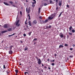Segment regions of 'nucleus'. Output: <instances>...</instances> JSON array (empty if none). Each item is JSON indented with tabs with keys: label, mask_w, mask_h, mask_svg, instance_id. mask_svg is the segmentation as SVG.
Wrapping results in <instances>:
<instances>
[{
	"label": "nucleus",
	"mask_w": 75,
	"mask_h": 75,
	"mask_svg": "<svg viewBox=\"0 0 75 75\" xmlns=\"http://www.w3.org/2000/svg\"><path fill=\"white\" fill-rule=\"evenodd\" d=\"M7 30L8 31H10L12 30V29L11 28H8Z\"/></svg>",
	"instance_id": "obj_21"
},
{
	"label": "nucleus",
	"mask_w": 75,
	"mask_h": 75,
	"mask_svg": "<svg viewBox=\"0 0 75 75\" xmlns=\"http://www.w3.org/2000/svg\"><path fill=\"white\" fill-rule=\"evenodd\" d=\"M73 55H71L69 56L70 58H73Z\"/></svg>",
	"instance_id": "obj_36"
},
{
	"label": "nucleus",
	"mask_w": 75,
	"mask_h": 75,
	"mask_svg": "<svg viewBox=\"0 0 75 75\" xmlns=\"http://www.w3.org/2000/svg\"><path fill=\"white\" fill-rule=\"evenodd\" d=\"M4 28H8V26L7 25V24H5L4 26Z\"/></svg>",
	"instance_id": "obj_8"
},
{
	"label": "nucleus",
	"mask_w": 75,
	"mask_h": 75,
	"mask_svg": "<svg viewBox=\"0 0 75 75\" xmlns=\"http://www.w3.org/2000/svg\"><path fill=\"white\" fill-rule=\"evenodd\" d=\"M64 46H65V47H67L68 46V45L67 44H65L64 45Z\"/></svg>",
	"instance_id": "obj_30"
},
{
	"label": "nucleus",
	"mask_w": 75,
	"mask_h": 75,
	"mask_svg": "<svg viewBox=\"0 0 75 75\" xmlns=\"http://www.w3.org/2000/svg\"><path fill=\"white\" fill-rule=\"evenodd\" d=\"M28 50V48H25L24 49V51H27V50Z\"/></svg>",
	"instance_id": "obj_32"
},
{
	"label": "nucleus",
	"mask_w": 75,
	"mask_h": 75,
	"mask_svg": "<svg viewBox=\"0 0 75 75\" xmlns=\"http://www.w3.org/2000/svg\"><path fill=\"white\" fill-rule=\"evenodd\" d=\"M59 35L61 38H63L64 37V34L62 33H60Z\"/></svg>",
	"instance_id": "obj_6"
},
{
	"label": "nucleus",
	"mask_w": 75,
	"mask_h": 75,
	"mask_svg": "<svg viewBox=\"0 0 75 75\" xmlns=\"http://www.w3.org/2000/svg\"><path fill=\"white\" fill-rule=\"evenodd\" d=\"M36 58L37 59H37H38V64H39V65H40V64H41V63L42 62H41V59H38V58L37 57H36Z\"/></svg>",
	"instance_id": "obj_1"
},
{
	"label": "nucleus",
	"mask_w": 75,
	"mask_h": 75,
	"mask_svg": "<svg viewBox=\"0 0 75 75\" xmlns=\"http://www.w3.org/2000/svg\"><path fill=\"white\" fill-rule=\"evenodd\" d=\"M3 42H4V40L2 41L1 42V43H3Z\"/></svg>",
	"instance_id": "obj_57"
},
{
	"label": "nucleus",
	"mask_w": 75,
	"mask_h": 75,
	"mask_svg": "<svg viewBox=\"0 0 75 75\" xmlns=\"http://www.w3.org/2000/svg\"><path fill=\"white\" fill-rule=\"evenodd\" d=\"M20 14H21V15H22V12H21V11H20Z\"/></svg>",
	"instance_id": "obj_43"
},
{
	"label": "nucleus",
	"mask_w": 75,
	"mask_h": 75,
	"mask_svg": "<svg viewBox=\"0 0 75 75\" xmlns=\"http://www.w3.org/2000/svg\"><path fill=\"white\" fill-rule=\"evenodd\" d=\"M39 18L40 19H42V16H40L39 17Z\"/></svg>",
	"instance_id": "obj_31"
},
{
	"label": "nucleus",
	"mask_w": 75,
	"mask_h": 75,
	"mask_svg": "<svg viewBox=\"0 0 75 75\" xmlns=\"http://www.w3.org/2000/svg\"><path fill=\"white\" fill-rule=\"evenodd\" d=\"M51 27H52L51 25H49L48 27V28H50Z\"/></svg>",
	"instance_id": "obj_37"
},
{
	"label": "nucleus",
	"mask_w": 75,
	"mask_h": 75,
	"mask_svg": "<svg viewBox=\"0 0 75 75\" xmlns=\"http://www.w3.org/2000/svg\"><path fill=\"white\" fill-rule=\"evenodd\" d=\"M4 4H5V5H6V6H9V4H8L6 2H4Z\"/></svg>",
	"instance_id": "obj_13"
},
{
	"label": "nucleus",
	"mask_w": 75,
	"mask_h": 75,
	"mask_svg": "<svg viewBox=\"0 0 75 75\" xmlns=\"http://www.w3.org/2000/svg\"><path fill=\"white\" fill-rule=\"evenodd\" d=\"M26 1V2H28V0H25Z\"/></svg>",
	"instance_id": "obj_60"
},
{
	"label": "nucleus",
	"mask_w": 75,
	"mask_h": 75,
	"mask_svg": "<svg viewBox=\"0 0 75 75\" xmlns=\"http://www.w3.org/2000/svg\"><path fill=\"white\" fill-rule=\"evenodd\" d=\"M7 32V30H4L3 31H2L1 32V33H2V34H3V33H6Z\"/></svg>",
	"instance_id": "obj_14"
},
{
	"label": "nucleus",
	"mask_w": 75,
	"mask_h": 75,
	"mask_svg": "<svg viewBox=\"0 0 75 75\" xmlns=\"http://www.w3.org/2000/svg\"><path fill=\"white\" fill-rule=\"evenodd\" d=\"M48 69H50V70L51 69V68L50 67H48Z\"/></svg>",
	"instance_id": "obj_53"
},
{
	"label": "nucleus",
	"mask_w": 75,
	"mask_h": 75,
	"mask_svg": "<svg viewBox=\"0 0 75 75\" xmlns=\"http://www.w3.org/2000/svg\"><path fill=\"white\" fill-rule=\"evenodd\" d=\"M33 1H34V2L36 3V1H35V0H33Z\"/></svg>",
	"instance_id": "obj_47"
},
{
	"label": "nucleus",
	"mask_w": 75,
	"mask_h": 75,
	"mask_svg": "<svg viewBox=\"0 0 75 75\" xmlns=\"http://www.w3.org/2000/svg\"><path fill=\"white\" fill-rule=\"evenodd\" d=\"M48 19H46L44 21L42 20V21H40L42 24H44V23H47V22L48 21Z\"/></svg>",
	"instance_id": "obj_2"
},
{
	"label": "nucleus",
	"mask_w": 75,
	"mask_h": 75,
	"mask_svg": "<svg viewBox=\"0 0 75 75\" xmlns=\"http://www.w3.org/2000/svg\"><path fill=\"white\" fill-rule=\"evenodd\" d=\"M28 17H29V20H31V18H30V14H29L28 15Z\"/></svg>",
	"instance_id": "obj_24"
},
{
	"label": "nucleus",
	"mask_w": 75,
	"mask_h": 75,
	"mask_svg": "<svg viewBox=\"0 0 75 75\" xmlns=\"http://www.w3.org/2000/svg\"><path fill=\"white\" fill-rule=\"evenodd\" d=\"M34 45H35V43L34 42Z\"/></svg>",
	"instance_id": "obj_64"
},
{
	"label": "nucleus",
	"mask_w": 75,
	"mask_h": 75,
	"mask_svg": "<svg viewBox=\"0 0 75 75\" xmlns=\"http://www.w3.org/2000/svg\"><path fill=\"white\" fill-rule=\"evenodd\" d=\"M16 34V33H13L12 35H8V36L9 37H11V36H13V35H15Z\"/></svg>",
	"instance_id": "obj_16"
},
{
	"label": "nucleus",
	"mask_w": 75,
	"mask_h": 75,
	"mask_svg": "<svg viewBox=\"0 0 75 75\" xmlns=\"http://www.w3.org/2000/svg\"><path fill=\"white\" fill-rule=\"evenodd\" d=\"M42 67H44V64H43L42 65Z\"/></svg>",
	"instance_id": "obj_51"
},
{
	"label": "nucleus",
	"mask_w": 75,
	"mask_h": 75,
	"mask_svg": "<svg viewBox=\"0 0 75 75\" xmlns=\"http://www.w3.org/2000/svg\"><path fill=\"white\" fill-rule=\"evenodd\" d=\"M54 60H53V61H52V62H54Z\"/></svg>",
	"instance_id": "obj_61"
},
{
	"label": "nucleus",
	"mask_w": 75,
	"mask_h": 75,
	"mask_svg": "<svg viewBox=\"0 0 75 75\" xmlns=\"http://www.w3.org/2000/svg\"><path fill=\"white\" fill-rule=\"evenodd\" d=\"M49 61H50V59H47V61L49 62Z\"/></svg>",
	"instance_id": "obj_56"
},
{
	"label": "nucleus",
	"mask_w": 75,
	"mask_h": 75,
	"mask_svg": "<svg viewBox=\"0 0 75 75\" xmlns=\"http://www.w3.org/2000/svg\"><path fill=\"white\" fill-rule=\"evenodd\" d=\"M6 65L4 64L3 66V68L4 69H6Z\"/></svg>",
	"instance_id": "obj_25"
},
{
	"label": "nucleus",
	"mask_w": 75,
	"mask_h": 75,
	"mask_svg": "<svg viewBox=\"0 0 75 75\" xmlns=\"http://www.w3.org/2000/svg\"><path fill=\"white\" fill-rule=\"evenodd\" d=\"M19 20H18L16 22V25L18 26V27H19L20 25V24L18 23H19Z\"/></svg>",
	"instance_id": "obj_5"
},
{
	"label": "nucleus",
	"mask_w": 75,
	"mask_h": 75,
	"mask_svg": "<svg viewBox=\"0 0 75 75\" xmlns=\"http://www.w3.org/2000/svg\"><path fill=\"white\" fill-rule=\"evenodd\" d=\"M42 72H43V70H42Z\"/></svg>",
	"instance_id": "obj_63"
},
{
	"label": "nucleus",
	"mask_w": 75,
	"mask_h": 75,
	"mask_svg": "<svg viewBox=\"0 0 75 75\" xmlns=\"http://www.w3.org/2000/svg\"><path fill=\"white\" fill-rule=\"evenodd\" d=\"M9 54H13V51L11 50H10V51H9Z\"/></svg>",
	"instance_id": "obj_10"
},
{
	"label": "nucleus",
	"mask_w": 75,
	"mask_h": 75,
	"mask_svg": "<svg viewBox=\"0 0 75 75\" xmlns=\"http://www.w3.org/2000/svg\"><path fill=\"white\" fill-rule=\"evenodd\" d=\"M32 6L33 7H35V5L34 4H33Z\"/></svg>",
	"instance_id": "obj_34"
},
{
	"label": "nucleus",
	"mask_w": 75,
	"mask_h": 75,
	"mask_svg": "<svg viewBox=\"0 0 75 75\" xmlns=\"http://www.w3.org/2000/svg\"><path fill=\"white\" fill-rule=\"evenodd\" d=\"M73 47H75V45H74V44H73Z\"/></svg>",
	"instance_id": "obj_55"
},
{
	"label": "nucleus",
	"mask_w": 75,
	"mask_h": 75,
	"mask_svg": "<svg viewBox=\"0 0 75 75\" xmlns=\"http://www.w3.org/2000/svg\"><path fill=\"white\" fill-rule=\"evenodd\" d=\"M6 72L8 75L9 74H10V70H7L6 71Z\"/></svg>",
	"instance_id": "obj_17"
},
{
	"label": "nucleus",
	"mask_w": 75,
	"mask_h": 75,
	"mask_svg": "<svg viewBox=\"0 0 75 75\" xmlns=\"http://www.w3.org/2000/svg\"><path fill=\"white\" fill-rule=\"evenodd\" d=\"M26 72H24V75H26Z\"/></svg>",
	"instance_id": "obj_54"
},
{
	"label": "nucleus",
	"mask_w": 75,
	"mask_h": 75,
	"mask_svg": "<svg viewBox=\"0 0 75 75\" xmlns=\"http://www.w3.org/2000/svg\"><path fill=\"white\" fill-rule=\"evenodd\" d=\"M67 7H68V8H69V5L68 4L67 5Z\"/></svg>",
	"instance_id": "obj_38"
},
{
	"label": "nucleus",
	"mask_w": 75,
	"mask_h": 75,
	"mask_svg": "<svg viewBox=\"0 0 75 75\" xmlns=\"http://www.w3.org/2000/svg\"><path fill=\"white\" fill-rule=\"evenodd\" d=\"M44 68H45V69L47 68V67L45 66L44 67Z\"/></svg>",
	"instance_id": "obj_45"
},
{
	"label": "nucleus",
	"mask_w": 75,
	"mask_h": 75,
	"mask_svg": "<svg viewBox=\"0 0 75 75\" xmlns=\"http://www.w3.org/2000/svg\"><path fill=\"white\" fill-rule=\"evenodd\" d=\"M9 3H11V4H13V2L11 1H9Z\"/></svg>",
	"instance_id": "obj_35"
},
{
	"label": "nucleus",
	"mask_w": 75,
	"mask_h": 75,
	"mask_svg": "<svg viewBox=\"0 0 75 75\" xmlns=\"http://www.w3.org/2000/svg\"><path fill=\"white\" fill-rule=\"evenodd\" d=\"M23 36L24 37H25V36H26V34H23Z\"/></svg>",
	"instance_id": "obj_42"
},
{
	"label": "nucleus",
	"mask_w": 75,
	"mask_h": 75,
	"mask_svg": "<svg viewBox=\"0 0 75 75\" xmlns=\"http://www.w3.org/2000/svg\"><path fill=\"white\" fill-rule=\"evenodd\" d=\"M58 0H56L55 2L57 3L56 4H57L58 3Z\"/></svg>",
	"instance_id": "obj_33"
},
{
	"label": "nucleus",
	"mask_w": 75,
	"mask_h": 75,
	"mask_svg": "<svg viewBox=\"0 0 75 75\" xmlns=\"http://www.w3.org/2000/svg\"><path fill=\"white\" fill-rule=\"evenodd\" d=\"M69 34L70 35H72V33H69Z\"/></svg>",
	"instance_id": "obj_29"
},
{
	"label": "nucleus",
	"mask_w": 75,
	"mask_h": 75,
	"mask_svg": "<svg viewBox=\"0 0 75 75\" xmlns=\"http://www.w3.org/2000/svg\"><path fill=\"white\" fill-rule=\"evenodd\" d=\"M32 33V32H30L29 33H28L29 35L30 36L31 35V34Z\"/></svg>",
	"instance_id": "obj_26"
},
{
	"label": "nucleus",
	"mask_w": 75,
	"mask_h": 75,
	"mask_svg": "<svg viewBox=\"0 0 75 75\" xmlns=\"http://www.w3.org/2000/svg\"><path fill=\"white\" fill-rule=\"evenodd\" d=\"M19 65H21V64H20Z\"/></svg>",
	"instance_id": "obj_62"
},
{
	"label": "nucleus",
	"mask_w": 75,
	"mask_h": 75,
	"mask_svg": "<svg viewBox=\"0 0 75 75\" xmlns=\"http://www.w3.org/2000/svg\"><path fill=\"white\" fill-rule=\"evenodd\" d=\"M55 65V64L54 63H52V66H53V65Z\"/></svg>",
	"instance_id": "obj_40"
},
{
	"label": "nucleus",
	"mask_w": 75,
	"mask_h": 75,
	"mask_svg": "<svg viewBox=\"0 0 75 75\" xmlns=\"http://www.w3.org/2000/svg\"><path fill=\"white\" fill-rule=\"evenodd\" d=\"M62 13H63V12H61L60 13V14L59 15L58 17H61V14H62Z\"/></svg>",
	"instance_id": "obj_22"
},
{
	"label": "nucleus",
	"mask_w": 75,
	"mask_h": 75,
	"mask_svg": "<svg viewBox=\"0 0 75 75\" xmlns=\"http://www.w3.org/2000/svg\"><path fill=\"white\" fill-rule=\"evenodd\" d=\"M28 23H29V25L30 26H31V21H29Z\"/></svg>",
	"instance_id": "obj_11"
},
{
	"label": "nucleus",
	"mask_w": 75,
	"mask_h": 75,
	"mask_svg": "<svg viewBox=\"0 0 75 75\" xmlns=\"http://www.w3.org/2000/svg\"><path fill=\"white\" fill-rule=\"evenodd\" d=\"M27 10H28V8H26V11H27Z\"/></svg>",
	"instance_id": "obj_50"
},
{
	"label": "nucleus",
	"mask_w": 75,
	"mask_h": 75,
	"mask_svg": "<svg viewBox=\"0 0 75 75\" xmlns=\"http://www.w3.org/2000/svg\"><path fill=\"white\" fill-rule=\"evenodd\" d=\"M26 72V74H29V73H28V72Z\"/></svg>",
	"instance_id": "obj_59"
},
{
	"label": "nucleus",
	"mask_w": 75,
	"mask_h": 75,
	"mask_svg": "<svg viewBox=\"0 0 75 75\" xmlns=\"http://www.w3.org/2000/svg\"><path fill=\"white\" fill-rule=\"evenodd\" d=\"M50 4V3H45L44 4V6H47V5H48V4Z\"/></svg>",
	"instance_id": "obj_20"
},
{
	"label": "nucleus",
	"mask_w": 75,
	"mask_h": 75,
	"mask_svg": "<svg viewBox=\"0 0 75 75\" xmlns=\"http://www.w3.org/2000/svg\"><path fill=\"white\" fill-rule=\"evenodd\" d=\"M12 6H13V7H16V6H15V5H12Z\"/></svg>",
	"instance_id": "obj_58"
},
{
	"label": "nucleus",
	"mask_w": 75,
	"mask_h": 75,
	"mask_svg": "<svg viewBox=\"0 0 75 75\" xmlns=\"http://www.w3.org/2000/svg\"><path fill=\"white\" fill-rule=\"evenodd\" d=\"M36 2H32L33 4H35V3H36Z\"/></svg>",
	"instance_id": "obj_46"
},
{
	"label": "nucleus",
	"mask_w": 75,
	"mask_h": 75,
	"mask_svg": "<svg viewBox=\"0 0 75 75\" xmlns=\"http://www.w3.org/2000/svg\"><path fill=\"white\" fill-rule=\"evenodd\" d=\"M62 4V1H60L59 3V6H61V5Z\"/></svg>",
	"instance_id": "obj_15"
},
{
	"label": "nucleus",
	"mask_w": 75,
	"mask_h": 75,
	"mask_svg": "<svg viewBox=\"0 0 75 75\" xmlns=\"http://www.w3.org/2000/svg\"><path fill=\"white\" fill-rule=\"evenodd\" d=\"M58 8L57 7L56 9V10H58Z\"/></svg>",
	"instance_id": "obj_52"
},
{
	"label": "nucleus",
	"mask_w": 75,
	"mask_h": 75,
	"mask_svg": "<svg viewBox=\"0 0 75 75\" xmlns=\"http://www.w3.org/2000/svg\"><path fill=\"white\" fill-rule=\"evenodd\" d=\"M15 72L16 73V74H17L18 72V70L17 69H16L15 70Z\"/></svg>",
	"instance_id": "obj_19"
},
{
	"label": "nucleus",
	"mask_w": 75,
	"mask_h": 75,
	"mask_svg": "<svg viewBox=\"0 0 75 75\" xmlns=\"http://www.w3.org/2000/svg\"><path fill=\"white\" fill-rule=\"evenodd\" d=\"M50 4H53V2L52 1H50Z\"/></svg>",
	"instance_id": "obj_27"
},
{
	"label": "nucleus",
	"mask_w": 75,
	"mask_h": 75,
	"mask_svg": "<svg viewBox=\"0 0 75 75\" xmlns=\"http://www.w3.org/2000/svg\"><path fill=\"white\" fill-rule=\"evenodd\" d=\"M30 11H31L30 9V8H29L28 9L27 13H30Z\"/></svg>",
	"instance_id": "obj_9"
},
{
	"label": "nucleus",
	"mask_w": 75,
	"mask_h": 75,
	"mask_svg": "<svg viewBox=\"0 0 75 75\" xmlns=\"http://www.w3.org/2000/svg\"><path fill=\"white\" fill-rule=\"evenodd\" d=\"M53 15H51L50 16H49L48 17V20H52L53 18L54 17H53Z\"/></svg>",
	"instance_id": "obj_4"
},
{
	"label": "nucleus",
	"mask_w": 75,
	"mask_h": 75,
	"mask_svg": "<svg viewBox=\"0 0 75 75\" xmlns=\"http://www.w3.org/2000/svg\"><path fill=\"white\" fill-rule=\"evenodd\" d=\"M73 50V49L72 48H70V50L71 51H72V50Z\"/></svg>",
	"instance_id": "obj_44"
},
{
	"label": "nucleus",
	"mask_w": 75,
	"mask_h": 75,
	"mask_svg": "<svg viewBox=\"0 0 75 75\" xmlns=\"http://www.w3.org/2000/svg\"><path fill=\"white\" fill-rule=\"evenodd\" d=\"M72 29V26H70L69 28V31H71Z\"/></svg>",
	"instance_id": "obj_18"
},
{
	"label": "nucleus",
	"mask_w": 75,
	"mask_h": 75,
	"mask_svg": "<svg viewBox=\"0 0 75 75\" xmlns=\"http://www.w3.org/2000/svg\"><path fill=\"white\" fill-rule=\"evenodd\" d=\"M37 23V21L36 20H35L32 22V24L33 25H35Z\"/></svg>",
	"instance_id": "obj_3"
},
{
	"label": "nucleus",
	"mask_w": 75,
	"mask_h": 75,
	"mask_svg": "<svg viewBox=\"0 0 75 75\" xmlns=\"http://www.w3.org/2000/svg\"><path fill=\"white\" fill-rule=\"evenodd\" d=\"M57 54H54L55 57H57Z\"/></svg>",
	"instance_id": "obj_48"
},
{
	"label": "nucleus",
	"mask_w": 75,
	"mask_h": 75,
	"mask_svg": "<svg viewBox=\"0 0 75 75\" xmlns=\"http://www.w3.org/2000/svg\"><path fill=\"white\" fill-rule=\"evenodd\" d=\"M41 8H39L38 9V13H40Z\"/></svg>",
	"instance_id": "obj_23"
},
{
	"label": "nucleus",
	"mask_w": 75,
	"mask_h": 75,
	"mask_svg": "<svg viewBox=\"0 0 75 75\" xmlns=\"http://www.w3.org/2000/svg\"><path fill=\"white\" fill-rule=\"evenodd\" d=\"M14 47V45H11L9 47V48L10 50H12V48Z\"/></svg>",
	"instance_id": "obj_7"
},
{
	"label": "nucleus",
	"mask_w": 75,
	"mask_h": 75,
	"mask_svg": "<svg viewBox=\"0 0 75 75\" xmlns=\"http://www.w3.org/2000/svg\"><path fill=\"white\" fill-rule=\"evenodd\" d=\"M59 48H64V46L62 45H60L59 46Z\"/></svg>",
	"instance_id": "obj_12"
},
{
	"label": "nucleus",
	"mask_w": 75,
	"mask_h": 75,
	"mask_svg": "<svg viewBox=\"0 0 75 75\" xmlns=\"http://www.w3.org/2000/svg\"><path fill=\"white\" fill-rule=\"evenodd\" d=\"M47 3H50V2L47 1Z\"/></svg>",
	"instance_id": "obj_49"
},
{
	"label": "nucleus",
	"mask_w": 75,
	"mask_h": 75,
	"mask_svg": "<svg viewBox=\"0 0 75 75\" xmlns=\"http://www.w3.org/2000/svg\"><path fill=\"white\" fill-rule=\"evenodd\" d=\"M34 41H37V39L36 38H35L34 39Z\"/></svg>",
	"instance_id": "obj_41"
},
{
	"label": "nucleus",
	"mask_w": 75,
	"mask_h": 75,
	"mask_svg": "<svg viewBox=\"0 0 75 75\" xmlns=\"http://www.w3.org/2000/svg\"><path fill=\"white\" fill-rule=\"evenodd\" d=\"M72 32L73 33L75 32V30L74 29H73L72 30Z\"/></svg>",
	"instance_id": "obj_28"
},
{
	"label": "nucleus",
	"mask_w": 75,
	"mask_h": 75,
	"mask_svg": "<svg viewBox=\"0 0 75 75\" xmlns=\"http://www.w3.org/2000/svg\"><path fill=\"white\" fill-rule=\"evenodd\" d=\"M25 24H27V21H25Z\"/></svg>",
	"instance_id": "obj_39"
}]
</instances>
